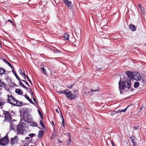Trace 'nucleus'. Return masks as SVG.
I'll return each instance as SVG.
<instances>
[{"label":"nucleus","instance_id":"nucleus-1","mask_svg":"<svg viewBox=\"0 0 146 146\" xmlns=\"http://www.w3.org/2000/svg\"><path fill=\"white\" fill-rule=\"evenodd\" d=\"M131 81L128 79L126 80L125 81H121L120 80L119 82V88L120 91V93H122L121 90H123L125 87L129 89L131 86Z\"/></svg>","mask_w":146,"mask_h":146},{"label":"nucleus","instance_id":"nucleus-2","mask_svg":"<svg viewBox=\"0 0 146 146\" xmlns=\"http://www.w3.org/2000/svg\"><path fill=\"white\" fill-rule=\"evenodd\" d=\"M25 126V123L21 122L19 123L17 127V133L19 134H23L24 131V127Z\"/></svg>","mask_w":146,"mask_h":146},{"label":"nucleus","instance_id":"nucleus-3","mask_svg":"<svg viewBox=\"0 0 146 146\" xmlns=\"http://www.w3.org/2000/svg\"><path fill=\"white\" fill-rule=\"evenodd\" d=\"M23 119L24 121L27 122H31L33 119L31 115L29 113H24L23 114Z\"/></svg>","mask_w":146,"mask_h":146},{"label":"nucleus","instance_id":"nucleus-4","mask_svg":"<svg viewBox=\"0 0 146 146\" xmlns=\"http://www.w3.org/2000/svg\"><path fill=\"white\" fill-rule=\"evenodd\" d=\"M9 142L8 136V135H6L3 138L0 139V145L5 146Z\"/></svg>","mask_w":146,"mask_h":146},{"label":"nucleus","instance_id":"nucleus-5","mask_svg":"<svg viewBox=\"0 0 146 146\" xmlns=\"http://www.w3.org/2000/svg\"><path fill=\"white\" fill-rule=\"evenodd\" d=\"M3 113L5 116V119L4 121L7 122H9L11 119V115L10 114L9 112L7 111H4Z\"/></svg>","mask_w":146,"mask_h":146},{"label":"nucleus","instance_id":"nucleus-6","mask_svg":"<svg viewBox=\"0 0 146 146\" xmlns=\"http://www.w3.org/2000/svg\"><path fill=\"white\" fill-rule=\"evenodd\" d=\"M65 94L66 95L67 98L68 99L72 100L76 97L75 94H72L68 90H67Z\"/></svg>","mask_w":146,"mask_h":146},{"label":"nucleus","instance_id":"nucleus-7","mask_svg":"<svg viewBox=\"0 0 146 146\" xmlns=\"http://www.w3.org/2000/svg\"><path fill=\"white\" fill-rule=\"evenodd\" d=\"M18 122L15 120H13L10 123V128L11 129L15 130L17 126Z\"/></svg>","mask_w":146,"mask_h":146},{"label":"nucleus","instance_id":"nucleus-8","mask_svg":"<svg viewBox=\"0 0 146 146\" xmlns=\"http://www.w3.org/2000/svg\"><path fill=\"white\" fill-rule=\"evenodd\" d=\"M125 73L128 78L130 80H132L134 78V72L133 73L130 71H126Z\"/></svg>","mask_w":146,"mask_h":146},{"label":"nucleus","instance_id":"nucleus-9","mask_svg":"<svg viewBox=\"0 0 146 146\" xmlns=\"http://www.w3.org/2000/svg\"><path fill=\"white\" fill-rule=\"evenodd\" d=\"M7 100L9 103L14 105L16 100L12 95H10L8 97Z\"/></svg>","mask_w":146,"mask_h":146},{"label":"nucleus","instance_id":"nucleus-10","mask_svg":"<svg viewBox=\"0 0 146 146\" xmlns=\"http://www.w3.org/2000/svg\"><path fill=\"white\" fill-rule=\"evenodd\" d=\"M11 144L13 145H14L15 144L17 143L18 142V137L16 136L14 137L11 138Z\"/></svg>","mask_w":146,"mask_h":146},{"label":"nucleus","instance_id":"nucleus-11","mask_svg":"<svg viewBox=\"0 0 146 146\" xmlns=\"http://www.w3.org/2000/svg\"><path fill=\"white\" fill-rule=\"evenodd\" d=\"M141 78V77L140 74L138 72H134V78L133 80L135 79L137 81L140 80Z\"/></svg>","mask_w":146,"mask_h":146},{"label":"nucleus","instance_id":"nucleus-12","mask_svg":"<svg viewBox=\"0 0 146 146\" xmlns=\"http://www.w3.org/2000/svg\"><path fill=\"white\" fill-rule=\"evenodd\" d=\"M62 1L66 5L69 9H71L72 8V2L71 1L68 0H62Z\"/></svg>","mask_w":146,"mask_h":146},{"label":"nucleus","instance_id":"nucleus-13","mask_svg":"<svg viewBox=\"0 0 146 146\" xmlns=\"http://www.w3.org/2000/svg\"><path fill=\"white\" fill-rule=\"evenodd\" d=\"M130 139L132 143H133V146H135L136 143V139L135 137L133 135H132L131 137H130Z\"/></svg>","mask_w":146,"mask_h":146},{"label":"nucleus","instance_id":"nucleus-14","mask_svg":"<svg viewBox=\"0 0 146 146\" xmlns=\"http://www.w3.org/2000/svg\"><path fill=\"white\" fill-rule=\"evenodd\" d=\"M129 28L131 31H135L136 29V27L132 24H130Z\"/></svg>","mask_w":146,"mask_h":146},{"label":"nucleus","instance_id":"nucleus-15","mask_svg":"<svg viewBox=\"0 0 146 146\" xmlns=\"http://www.w3.org/2000/svg\"><path fill=\"white\" fill-rule=\"evenodd\" d=\"M44 132L42 130H39L38 135V137L39 138H41L43 135Z\"/></svg>","mask_w":146,"mask_h":146},{"label":"nucleus","instance_id":"nucleus-16","mask_svg":"<svg viewBox=\"0 0 146 146\" xmlns=\"http://www.w3.org/2000/svg\"><path fill=\"white\" fill-rule=\"evenodd\" d=\"M15 92L19 95H21L23 93V91L19 89H17L15 90Z\"/></svg>","mask_w":146,"mask_h":146},{"label":"nucleus","instance_id":"nucleus-17","mask_svg":"<svg viewBox=\"0 0 146 146\" xmlns=\"http://www.w3.org/2000/svg\"><path fill=\"white\" fill-rule=\"evenodd\" d=\"M31 124L30 125V126H34V127H37L38 126V124L37 123L35 122L34 121L32 120L31 121V122H29Z\"/></svg>","mask_w":146,"mask_h":146},{"label":"nucleus","instance_id":"nucleus-18","mask_svg":"<svg viewBox=\"0 0 146 146\" xmlns=\"http://www.w3.org/2000/svg\"><path fill=\"white\" fill-rule=\"evenodd\" d=\"M14 105L20 106L22 105V103L21 102H19L18 100H16L15 103L14 104Z\"/></svg>","mask_w":146,"mask_h":146},{"label":"nucleus","instance_id":"nucleus-19","mask_svg":"<svg viewBox=\"0 0 146 146\" xmlns=\"http://www.w3.org/2000/svg\"><path fill=\"white\" fill-rule=\"evenodd\" d=\"M6 86V84L3 82H2L1 80L0 79V87L3 88H5Z\"/></svg>","mask_w":146,"mask_h":146},{"label":"nucleus","instance_id":"nucleus-20","mask_svg":"<svg viewBox=\"0 0 146 146\" xmlns=\"http://www.w3.org/2000/svg\"><path fill=\"white\" fill-rule=\"evenodd\" d=\"M98 89L96 90H93L91 89L88 92V93L89 94V95L90 96H92L93 95V94L94 92H96L98 91Z\"/></svg>","mask_w":146,"mask_h":146},{"label":"nucleus","instance_id":"nucleus-21","mask_svg":"<svg viewBox=\"0 0 146 146\" xmlns=\"http://www.w3.org/2000/svg\"><path fill=\"white\" fill-rule=\"evenodd\" d=\"M5 70L3 69L0 68V75H3L5 74Z\"/></svg>","mask_w":146,"mask_h":146},{"label":"nucleus","instance_id":"nucleus-22","mask_svg":"<svg viewBox=\"0 0 146 146\" xmlns=\"http://www.w3.org/2000/svg\"><path fill=\"white\" fill-rule=\"evenodd\" d=\"M69 35L68 33H66L64 34V37L65 39L66 40H68L69 39Z\"/></svg>","mask_w":146,"mask_h":146},{"label":"nucleus","instance_id":"nucleus-23","mask_svg":"<svg viewBox=\"0 0 146 146\" xmlns=\"http://www.w3.org/2000/svg\"><path fill=\"white\" fill-rule=\"evenodd\" d=\"M12 71L13 72V73L14 74L15 76V77L17 78V80L19 81H20V79L19 77V76H17V73H16L15 71L13 70Z\"/></svg>","mask_w":146,"mask_h":146},{"label":"nucleus","instance_id":"nucleus-24","mask_svg":"<svg viewBox=\"0 0 146 146\" xmlns=\"http://www.w3.org/2000/svg\"><path fill=\"white\" fill-rule=\"evenodd\" d=\"M41 70L42 71L43 73L45 75H47V72L46 69L44 68V67H41Z\"/></svg>","mask_w":146,"mask_h":146},{"label":"nucleus","instance_id":"nucleus-25","mask_svg":"<svg viewBox=\"0 0 146 146\" xmlns=\"http://www.w3.org/2000/svg\"><path fill=\"white\" fill-rule=\"evenodd\" d=\"M138 7L139 8V9H140V10L141 12H143L144 11V9L142 7L141 5V4H138Z\"/></svg>","mask_w":146,"mask_h":146},{"label":"nucleus","instance_id":"nucleus-26","mask_svg":"<svg viewBox=\"0 0 146 146\" xmlns=\"http://www.w3.org/2000/svg\"><path fill=\"white\" fill-rule=\"evenodd\" d=\"M67 90H63V91H57V92L59 94H65L66 92V91Z\"/></svg>","mask_w":146,"mask_h":146},{"label":"nucleus","instance_id":"nucleus-27","mask_svg":"<svg viewBox=\"0 0 146 146\" xmlns=\"http://www.w3.org/2000/svg\"><path fill=\"white\" fill-rule=\"evenodd\" d=\"M141 80L142 81V82L144 84H146V77H142L141 78Z\"/></svg>","mask_w":146,"mask_h":146},{"label":"nucleus","instance_id":"nucleus-28","mask_svg":"<svg viewBox=\"0 0 146 146\" xmlns=\"http://www.w3.org/2000/svg\"><path fill=\"white\" fill-rule=\"evenodd\" d=\"M19 73L22 76H23V74H25V71H23V72H22V70H21V69H19Z\"/></svg>","mask_w":146,"mask_h":146},{"label":"nucleus","instance_id":"nucleus-29","mask_svg":"<svg viewBox=\"0 0 146 146\" xmlns=\"http://www.w3.org/2000/svg\"><path fill=\"white\" fill-rule=\"evenodd\" d=\"M139 83L138 82H135L134 84V87L135 88H137L139 86Z\"/></svg>","mask_w":146,"mask_h":146},{"label":"nucleus","instance_id":"nucleus-30","mask_svg":"<svg viewBox=\"0 0 146 146\" xmlns=\"http://www.w3.org/2000/svg\"><path fill=\"white\" fill-rule=\"evenodd\" d=\"M21 80H20L19 81V85L22 86L25 89H27V88L24 86V85L22 83Z\"/></svg>","mask_w":146,"mask_h":146},{"label":"nucleus","instance_id":"nucleus-31","mask_svg":"<svg viewBox=\"0 0 146 146\" xmlns=\"http://www.w3.org/2000/svg\"><path fill=\"white\" fill-rule=\"evenodd\" d=\"M68 134H69V139H68V140L66 142V144L67 145H69L71 141V137H70V134L69 133H68Z\"/></svg>","mask_w":146,"mask_h":146},{"label":"nucleus","instance_id":"nucleus-32","mask_svg":"<svg viewBox=\"0 0 146 146\" xmlns=\"http://www.w3.org/2000/svg\"><path fill=\"white\" fill-rule=\"evenodd\" d=\"M4 102L2 100L1 98H0V107L4 104Z\"/></svg>","mask_w":146,"mask_h":146},{"label":"nucleus","instance_id":"nucleus-33","mask_svg":"<svg viewBox=\"0 0 146 146\" xmlns=\"http://www.w3.org/2000/svg\"><path fill=\"white\" fill-rule=\"evenodd\" d=\"M38 113H39L40 116L41 118L42 119H43V115H42V114L41 113V112H40V110H38Z\"/></svg>","mask_w":146,"mask_h":146},{"label":"nucleus","instance_id":"nucleus-34","mask_svg":"<svg viewBox=\"0 0 146 146\" xmlns=\"http://www.w3.org/2000/svg\"><path fill=\"white\" fill-rule=\"evenodd\" d=\"M40 124L42 126V127L43 128L45 129L46 128L45 127L43 123V121L41 120L40 121Z\"/></svg>","mask_w":146,"mask_h":146},{"label":"nucleus","instance_id":"nucleus-35","mask_svg":"<svg viewBox=\"0 0 146 146\" xmlns=\"http://www.w3.org/2000/svg\"><path fill=\"white\" fill-rule=\"evenodd\" d=\"M54 53H60L61 51L58 49H55L54 50Z\"/></svg>","mask_w":146,"mask_h":146},{"label":"nucleus","instance_id":"nucleus-36","mask_svg":"<svg viewBox=\"0 0 146 146\" xmlns=\"http://www.w3.org/2000/svg\"><path fill=\"white\" fill-rule=\"evenodd\" d=\"M130 105H129L125 108L123 110H121V112H125L126 111L127 108Z\"/></svg>","mask_w":146,"mask_h":146},{"label":"nucleus","instance_id":"nucleus-37","mask_svg":"<svg viewBox=\"0 0 146 146\" xmlns=\"http://www.w3.org/2000/svg\"><path fill=\"white\" fill-rule=\"evenodd\" d=\"M116 113V111H112L110 113V115H111L112 116L113 115L115 114Z\"/></svg>","mask_w":146,"mask_h":146},{"label":"nucleus","instance_id":"nucleus-38","mask_svg":"<svg viewBox=\"0 0 146 146\" xmlns=\"http://www.w3.org/2000/svg\"><path fill=\"white\" fill-rule=\"evenodd\" d=\"M73 92L76 95H77L78 93V91L76 89H74L73 90Z\"/></svg>","mask_w":146,"mask_h":146},{"label":"nucleus","instance_id":"nucleus-39","mask_svg":"<svg viewBox=\"0 0 146 146\" xmlns=\"http://www.w3.org/2000/svg\"><path fill=\"white\" fill-rule=\"evenodd\" d=\"M35 135V134L34 133H31L29 135V136L31 137H32Z\"/></svg>","mask_w":146,"mask_h":146},{"label":"nucleus","instance_id":"nucleus-40","mask_svg":"<svg viewBox=\"0 0 146 146\" xmlns=\"http://www.w3.org/2000/svg\"><path fill=\"white\" fill-rule=\"evenodd\" d=\"M139 126H134V128L135 129V130H137L138 129H139Z\"/></svg>","mask_w":146,"mask_h":146},{"label":"nucleus","instance_id":"nucleus-41","mask_svg":"<svg viewBox=\"0 0 146 146\" xmlns=\"http://www.w3.org/2000/svg\"><path fill=\"white\" fill-rule=\"evenodd\" d=\"M25 97L26 99H27V100H29V99L30 98L28 97V96L26 94H25Z\"/></svg>","mask_w":146,"mask_h":146},{"label":"nucleus","instance_id":"nucleus-42","mask_svg":"<svg viewBox=\"0 0 146 146\" xmlns=\"http://www.w3.org/2000/svg\"><path fill=\"white\" fill-rule=\"evenodd\" d=\"M22 80L23 81L25 82V84H26L28 86H29V84H28V82H27L26 81H25V80Z\"/></svg>","mask_w":146,"mask_h":146},{"label":"nucleus","instance_id":"nucleus-43","mask_svg":"<svg viewBox=\"0 0 146 146\" xmlns=\"http://www.w3.org/2000/svg\"><path fill=\"white\" fill-rule=\"evenodd\" d=\"M7 63L8 65H9L11 68H12V65H11V64L9 63L8 62H7Z\"/></svg>","mask_w":146,"mask_h":146},{"label":"nucleus","instance_id":"nucleus-44","mask_svg":"<svg viewBox=\"0 0 146 146\" xmlns=\"http://www.w3.org/2000/svg\"><path fill=\"white\" fill-rule=\"evenodd\" d=\"M74 85V84H73L72 85H70V86H69V85L68 86V88H72V87Z\"/></svg>","mask_w":146,"mask_h":146},{"label":"nucleus","instance_id":"nucleus-45","mask_svg":"<svg viewBox=\"0 0 146 146\" xmlns=\"http://www.w3.org/2000/svg\"><path fill=\"white\" fill-rule=\"evenodd\" d=\"M23 77L24 79H26V78L27 77V76L25 73L24 74H23Z\"/></svg>","mask_w":146,"mask_h":146},{"label":"nucleus","instance_id":"nucleus-46","mask_svg":"<svg viewBox=\"0 0 146 146\" xmlns=\"http://www.w3.org/2000/svg\"><path fill=\"white\" fill-rule=\"evenodd\" d=\"M8 21L11 23L12 24H13V22L11 20L9 19L8 20Z\"/></svg>","mask_w":146,"mask_h":146},{"label":"nucleus","instance_id":"nucleus-47","mask_svg":"<svg viewBox=\"0 0 146 146\" xmlns=\"http://www.w3.org/2000/svg\"><path fill=\"white\" fill-rule=\"evenodd\" d=\"M111 144H112L113 146H115L114 145V143L113 141H111Z\"/></svg>","mask_w":146,"mask_h":146},{"label":"nucleus","instance_id":"nucleus-48","mask_svg":"<svg viewBox=\"0 0 146 146\" xmlns=\"http://www.w3.org/2000/svg\"><path fill=\"white\" fill-rule=\"evenodd\" d=\"M59 110H59L58 109H56V111L58 113H59Z\"/></svg>","mask_w":146,"mask_h":146},{"label":"nucleus","instance_id":"nucleus-49","mask_svg":"<svg viewBox=\"0 0 146 146\" xmlns=\"http://www.w3.org/2000/svg\"><path fill=\"white\" fill-rule=\"evenodd\" d=\"M28 101L30 102V103H33V102L32 101V100H31V99H29L28 100Z\"/></svg>","mask_w":146,"mask_h":146},{"label":"nucleus","instance_id":"nucleus-50","mask_svg":"<svg viewBox=\"0 0 146 146\" xmlns=\"http://www.w3.org/2000/svg\"><path fill=\"white\" fill-rule=\"evenodd\" d=\"M143 106H141V107H140L139 109V111H141V109H142L143 108Z\"/></svg>","mask_w":146,"mask_h":146},{"label":"nucleus","instance_id":"nucleus-51","mask_svg":"<svg viewBox=\"0 0 146 146\" xmlns=\"http://www.w3.org/2000/svg\"><path fill=\"white\" fill-rule=\"evenodd\" d=\"M62 123L63 126L64 127V120L63 119V121H62Z\"/></svg>","mask_w":146,"mask_h":146},{"label":"nucleus","instance_id":"nucleus-52","mask_svg":"<svg viewBox=\"0 0 146 146\" xmlns=\"http://www.w3.org/2000/svg\"><path fill=\"white\" fill-rule=\"evenodd\" d=\"M116 113H119L121 112L120 110H119L117 111H116Z\"/></svg>","mask_w":146,"mask_h":146},{"label":"nucleus","instance_id":"nucleus-53","mask_svg":"<svg viewBox=\"0 0 146 146\" xmlns=\"http://www.w3.org/2000/svg\"><path fill=\"white\" fill-rule=\"evenodd\" d=\"M30 137H26L25 138L27 140L29 139Z\"/></svg>","mask_w":146,"mask_h":146},{"label":"nucleus","instance_id":"nucleus-54","mask_svg":"<svg viewBox=\"0 0 146 146\" xmlns=\"http://www.w3.org/2000/svg\"><path fill=\"white\" fill-rule=\"evenodd\" d=\"M134 90V89H133L132 88H131V91L133 92Z\"/></svg>","mask_w":146,"mask_h":146},{"label":"nucleus","instance_id":"nucleus-55","mask_svg":"<svg viewBox=\"0 0 146 146\" xmlns=\"http://www.w3.org/2000/svg\"><path fill=\"white\" fill-rule=\"evenodd\" d=\"M33 100L35 102H36V100H35V98H33Z\"/></svg>","mask_w":146,"mask_h":146},{"label":"nucleus","instance_id":"nucleus-56","mask_svg":"<svg viewBox=\"0 0 146 146\" xmlns=\"http://www.w3.org/2000/svg\"><path fill=\"white\" fill-rule=\"evenodd\" d=\"M28 81L30 82V83L31 84H32L31 82V80H29Z\"/></svg>","mask_w":146,"mask_h":146},{"label":"nucleus","instance_id":"nucleus-57","mask_svg":"<svg viewBox=\"0 0 146 146\" xmlns=\"http://www.w3.org/2000/svg\"><path fill=\"white\" fill-rule=\"evenodd\" d=\"M11 113H13V115H14V114H15L14 113V112H13V111H11Z\"/></svg>","mask_w":146,"mask_h":146},{"label":"nucleus","instance_id":"nucleus-58","mask_svg":"<svg viewBox=\"0 0 146 146\" xmlns=\"http://www.w3.org/2000/svg\"><path fill=\"white\" fill-rule=\"evenodd\" d=\"M27 79H28V80L29 79V77L28 76H27Z\"/></svg>","mask_w":146,"mask_h":146},{"label":"nucleus","instance_id":"nucleus-59","mask_svg":"<svg viewBox=\"0 0 146 146\" xmlns=\"http://www.w3.org/2000/svg\"><path fill=\"white\" fill-rule=\"evenodd\" d=\"M58 141H59V142H59V143H60V142H61V141H60V140H59V139H58Z\"/></svg>","mask_w":146,"mask_h":146},{"label":"nucleus","instance_id":"nucleus-60","mask_svg":"<svg viewBox=\"0 0 146 146\" xmlns=\"http://www.w3.org/2000/svg\"><path fill=\"white\" fill-rule=\"evenodd\" d=\"M52 123L54 125V122H53V121H52Z\"/></svg>","mask_w":146,"mask_h":146},{"label":"nucleus","instance_id":"nucleus-61","mask_svg":"<svg viewBox=\"0 0 146 146\" xmlns=\"http://www.w3.org/2000/svg\"><path fill=\"white\" fill-rule=\"evenodd\" d=\"M129 105H130L129 106H131L132 105V104H129Z\"/></svg>","mask_w":146,"mask_h":146},{"label":"nucleus","instance_id":"nucleus-62","mask_svg":"<svg viewBox=\"0 0 146 146\" xmlns=\"http://www.w3.org/2000/svg\"><path fill=\"white\" fill-rule=\"evenodd\" d=\"M5 62L7 63V61L6 60H5Z\"/></svg>","mask_w":146,"mask_h":146},{"label":"nucleus","instance_id":"nucleus-63","mask_svg":"<svg viewBox=\"0 0 146 146\" xmlns=\"http://www.w3.org/2000/svg\"><path fill=\"white\" fill-rule=\"evenodd\" d=\"M5 62L7 63V61L6 60H5Z\"/></svg>","mask_w":146,"mask_h":146},{"label":"nucleus","instance_id":"nucleus-64","mask_svg":"<svg viewBox=\"0 0 146 146\" xmlns=\"http://www.w3.org/2000/svg\"><path fill=\"white\" fill-rule=\"evenodd\" d=\"M98 15H100V14L98 13Z\"/></svg>","mask_w":146,"mask_h":146}]
</instances>
